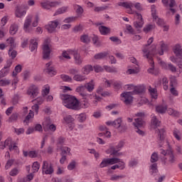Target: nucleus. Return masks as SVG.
Segmentation results:
<instances>
[{"instance_id": "nucleus-1", "label": "nucleus", "mask_w": 182, "mask_h": 182, "mask_svg": "<svg viewBox=\"0 0 182 182\" xmlns=\"http://www.w3.org/2000/svg\"><path fill=\"white\" fill-rule=\"evenodd\" d=\"M153 41H154V38L151 37L147 41V44L144 45L142 49V52L146 53L144 56L146 58V59H149V62L151 65V67L148 69V73L152 74L154 73L153 70H154V61H153V58L150 56H151V55H157V53L156 52V46H152L151 49L149 47L153 43Z\"/></svg>"}, {"instance_id": "nucleus-2", "label": "nucleus", "mask_w": 182, "mask_h": 182, "mask_svg": "<svg viewBox=\"0 0 182 182\" xmlns=\"http://www.w3.org/2000/svg\"><path fill=\"white\" fill-rule=\"evenodd\" d=\"M60 98L63 100V105L67 109L71 110H80V102L76 99L75 96L70 95L62 94Z\"/></svg>"}, {"instance_id": "nucleus-3", "label": "nucleus", "mask_w": 182, "mask_h": 182, "mask_svg": "<svg viewBox=\"0 0 182 182\" xmlns=\"http://www.w3.org/2000/svg\"><path fill=\"white\" fill-rule=\"evenodd\" d=\"M156 133L158 134V143H159V152L160 154H162V156H168V151H171L173 149H171V146L168 145V149L166 150H164L163 149V143L164 141V136L166 134V130L164 129H157L156 131Z\"/></svg>"}, {"instance_id": "nucleus-4", "label": "nucleus", "mask_w": 182, "mask_h": 182, "mask_svg": "<svg viewBox=\"0 0 182 182\" xmlns=\"http://www.w3.org/2000/svg\"><path fill=\"white\" fill-rule=\"evenodd\" d=\"M123 147H124V141L122 140L119 141L115 147L113 146H110L111 156H114V157H120V156H123L122 152H119Z\"/></svg>"}, {"instance_id": "nucleus-5", "label": "nucleus", "mask_w": 182, "mask_h": 182, "mask_svg": "<svg viewBox=\"0 0 182 182\" xmlns=\"http://www.w3.org/2000/svg\"><path fill=\"white\" fill-rule=\"evenodd\" d=\"M43 59H49L50 58V40L49 38L44 41L43 45Z\"/></svg>"}, {"instance_id": "nucleus-6", "label": "nucleus", "mask_w": 182, "mask_h": 182, "mask_svg": "<svg viewBox=\"0 0 182 182\" xmlns=\"http://www.w3.org/2000/svg\"><path fill=\"white\" fill-rule=\"evenodd\" d=\"M86 89L88 92H93L95 89V82L93 80H91L90 82L86 83L84 86H79L76 88V92H81L82 93H86Z\"/></svg>"}, {"instance_id": "nucleus-7", "label": "nucleus", "mask_w": 182, "mask_h": 182, "mask_svg": "<svg viewBox=\"0 0 182 182\" xmlns=\"http://www.w3.org/2000/svg\"><path fill=\"white\" fill-rule=\"evenodd\" d=\"M136 16L139 21L134 22V26L135 29H136L137 32L140 33V32H141V28H143V25H144V21H143V16L141 14L136 13Z\"/></svg>"}, {"instance_id": "nucleus-8", "label": "nucleus", "mask_w": 182, "mask_h": 182, "mask_svg": "<svg viewBox=\"0 0 182 182\" xmlns=\"http://www.w3.org/2000/svg\"><path fill=\"white\" fill-rule=\"evenodd\" d=\"M151 16L154 21H155V22H156L157 25H159V26H163V25H164V20H163V18H159V16H157V13L156 11V6L152 5L151 6Z\"/></svg>"}, {"instance_id": "nucleus-9", "label": "nucleus", "mask_w": 182, "mask_h": 182, "mask_svg": "<svg viewBox=\"0 0 182 182\" xmlns=\"http://www.w3.org/2000/svg\"><path fill=\"white\" fill-rule=\"evenodd\" d=\"M168 162L164 159L162 161V163L164 166H170L176 163V156H174V153L173 152V149L168 152Z\"/></svg>"}, {"instance_id": "nucleus-10", "label": "nucleus", "mask_w": 182, "mask_h": 182, "mask_svg": "<svg viewBox=\"0 0 182 182\" xmlns=\"http://www.w3.org/2000/svg\"><path fill=\"white\" fill-rule=\"evenodd\" d=\"M129 90H132V87H133V91H132V95H141L142 93H144V86L143 85H138V86H133V85H127Z\"/></svg>"}, {"instance_id": "nucleus-11", "label": "nucleus", "mask_w": 182, "mask_h": 182, "mask_svg": "<svg viewBox=\"0 0 182 182\" xmlns=\"http://www.w3.org/2000/svg\"><path fill=\"white\" fill-rule=\"evenodd\" d=\"M58 25H59L58 19L53 21H50L49 23L47 26H46V29H47L49 33H53V32L56 31V28H58Z\"/></svg>"}, {"instance_id": "nucleus-12", "label": "nucleus", "mask_w": 182, "mask_h": 182, "mask_svg": "<svg viewBox=\"0 0 182 182\" xmlns=\"http://www.w3.org/2000/svg\"><path fill=\"white\" fill-rule=\"evenodd\" d=\"M133 93L132 92H126L121 94V97H124V103L130 105L133 102Z\"/></svg>"}, {"instance_id": "nucleus-13", "label": "nucleus", "mask_w": 182, "mask_h": 182, "mask_svg": "<svg viewBox=\"0 0 182 182\" xmlns=\"http://www.w3.org/2000/svg\"><path fill=\"white\" fill-rule=\"evenodd\" d=\"M27 94L31 96V97L35 98L39 94V88L36 85H31L27 90Z\"/></svg>"}, {"instance_id": "nucleus-14", "label": "nucleus", "mask_w": 182, "mask_h": 182, "mask_svg": "<svg viewBox=\"0 0 182 182\" xmlns=\"http://www.w3.org/2000/svg\"><path fill=\"white\" fill-rule=\"evenodd\" d=\"M44 73H47L49 76H55V75H56V70H55V68L52 66V62H49L46 64Z\"/></svg>"}, {"instance_id": "nucleus-15", "label": "nucleus", "mask_w": 182, "mask_h": 182, "mask_svg": "<svg viewBox=\"0 0 182 182\" xmlns=\"http://www.w3.org/2000/svg\"><path fill=\"white\" fill-rule=\"evenodd\" d=\"M43 173H45V174H52L53 173V166H52V164L49 165L46 161L43 163Z\"/></svg>"}, {"instance_id": "nucleus-16", "label": "nucleus", "mask_w": 182, "mask_h": 182, "mask_svg": "<svg viewBox=\"0 0 182 182\" xmlns=\"http://www.w3.org/2000/svg\"><path fill=\"white\" fill-rule=\"evenodd\" d=\"M161 66L163 69H165V70H169L171 73H177V68L171 63H161Z\"/></svg>"}, {"instance_id": "nucleus-17", "label": "nucleus", "mask_w": 182, "mask_h": 182, "mask_svg": "<svg viewBox=\"0 0 182 182\" xmlns=\"http://www.w3.org/2000/svg\"><path fill=\"white\" fill-rule=\"evenodd\" d=\"M70 55H73L75 59V62L76 65H82V57L80 56V54L77 53V50H73L70 51Z\"/></svg>"}, {"instance_id": "nucleus-18", "label": "nucleus", "mask_w": 182, "mask_h": 182, "mask_svg": "<svg viewBox=\"0 0 182 182\" xmlns=\"http://www.w3.org/2000/svg\"><path fill=\"white\" fill-rule=\"evenodd\" d=\"M31 23H32V16H28L23 24V29L26 33H29L31 32V29H29V27L31 26Z\"/></svg>"}, {"instance_id": "nucleus-19", "label": "nucleus", "mask_w": 182, "mask_h": 182, "mask_svg": "<svg viewBox=\"0 0 182 182\" xmlns=\"http://www.w3.org/2000/svg\"><path fill=\"white\" fill-rule=\"evenodd\" d=\"M173 53L177 58H178L179 59H182V48L180 44H176L173 47Z\"/></svg>"}, {"instance_id": "nucleus-20", "label": "nucleus", "mask_w": 182, "mask_h": 182, "mask_svg": "<svg viewBox=\"0 0 182 182\" xmlns=\"http://www.w3.org/2000/svg\"><path fill=\"white\" fill-rule=\"evenodd\" d=\"M135 128H142L144 127L146 122L141 118L135 119V122H133Z\"/></svg>"}, {"instance_id": "nucleus-21", "label": "nucleus", "mask_w": 182, "mask_h": 182, "mask_svg": "<svg viewBox=\"0 0 182 182\" xmlns=\"http://www.w3.org/2000/svg\"><path fill=\"white\" fill-rule=\"evenodd\" d=\"M180 73H181V70H179L178 73H176V76L171 75L170 77V85L171 87H174L176 85H177V78L176 77H180Z\"/></svg>"}, {"instance_id": "nucleus-22", "label": "nucleus", "mask_w": 182, "mask_h": 182, "mask_svg": "<svg viewBox=\"0 0 182 182\" xmlns=\"http://www.w3.org/2000/svg\"><path fill=\"white\" fill-rule=\"evenodd\" d=\"M119 6H123V8H126V9H129L128 14H133L132 13V8L133 7L132 3L129 2H119L118 3Z\"/></svg>"}, {"instance_id": "nucleus-23", "label": "nucleus", "mask_w": 182, "mask_h": 182, "mask_svg": "<svg viewBox=\"0 0 182 182\" xmlns=\"http://www.w3.org/2000/svg\"><path fill=\"white\" fill-rule=\"evenodd\" d=\"M23 154L24 157H31V159H36L38 157V152L36 151H30L29 152L26 151H23Z\"/></svg>"}, {"instance_id": "nucleus-24", "label": "nucleus", "mask_w": 182, "mask_h": 182, "mask_svg": "<svg viewBox=\"0 0 182 182\" xmlns=\"http://www.w3.org/2000/svg\"><path fill=\"white\" fill-rule=\"evenodd\" d=\"M70 50H69L68 51L66 50H63L61 55H60L58 57V58L60 59V60H63V59H72V58L70 57Z\"/></svg>"}, {"instance_id": "nucleus-25", "label": "nucleus", "mask_w": 182, "mask_h": 182, "mask_svg": "<svg viewBox=\"0 0 182 182\" xmlns=\"http://www.w3.org/2000/svg\"><path fill=\"white\" fill-rule=\"evenodd\" d=\"M156 111L157 113H161V114H164L167 112V105H160L156 107Z\"/></svg>"}, {"instance_id": "nucleus-26", "label": "nucleus", "mask_w": 182, "mask_h": 182, "mask_svg": "<svg viewBox=\"0 0 182 182\" xmlns=\"http://www.w3.org/2000/svg\"><path fill=\"white\" fill-rule=\"evenodd\" d=\"M26 14V11L25 10L21 11V7L19 6L16 7L15 16H16V18H22V16H23Z\"/></svg>"}, {"instance_id": "nucleus-27", "label": "nucleus", "mask_w": 182, "mask_h": 182, "mask_svg": "<svg viewBox=\"0 0 182 182\" xmlns=\"http://www.w3.org/2000/svg\"><path fill=\"white\" fill-rule=\"evenodd\" d=\"M99 31L101 35H109V33H110L111 29L109 27H106L105 26H100L99 27Z\"/></svg>"}, {"instance_id": "nucleus-28", "label": "nucleus", "mask_w": 182, "mask_h": 182, "mask_svg": "<svg viewBox=\"0 0 182 182\" xmlns=\"http://www.w3.org/2000/svg\"><path fill=\"white\" fill-rule=\"evenodd\" d=\"M83 75H89V73L93 72V66L92 65H87L82 68Z\"/></svg>"}, {"instance_id": "nucleus-29", "label": "nucleus", "mask_w": 182, "mask_h": 182, "mask_svg": "<svg viewBox=\"0 0 182 182\" xmlns=\"http://www.w3.org/2000/svg\"><path fill=\"white\" fill-rule=\"evenodd\" d=\"M160 49L161 51H159L158 53L156 51V53H159V55H164V52L167 50L168 46L167 44L164 43V41H161L160 43Z\"/></svg>"}, {"instance_id": "nucleus-30", "label": "nucleus", "mask_w": 182, "mask_h": 182, "mask_svg": "<svg viewBox=\"0 0 182 182\" xmlns=\"http://www.w3.org/2000/svg\"><path fill=\"white\" fill-rule=\"evenodd\" d=\"M18 24L16 23H13L11 25L10 28H9V33L11 36L16 35V32H18Z\"/></svg>"}, {"instance_id": "nucleus-31", "label": "nucleus", "mask_w": 182, "mask_h": 182, "mask_svg": "<svg viewBox=\"0 0 182 182\" xmlns=\"http://www.w3.org/2000/svg\"><path fill=\"white\" fill-rule=\"evenodd\" d=\"M18 117H19V114H18V113L16 112L13 113L8 119L9 123H15L18 122Z\"/></svg>"}, {"instance_id": "nucleus-32", "label": "nucleus", "mask_w": 182, "mask_h": 182, "mask_svg": "<svg viewBox=\"0 0 182 182\" xmlns=\"http://www.w3.org/2000/svg\"><path fill=\"white\" fill-rule=\"evenodd\" d=\"M60 150H61V152L60 154V155L61 156H66L68 154L70 153V148L68 147V146H61L60 148Z\"/></svg>"}, {"instance_id": "nucleus-33", "label": "nucleus", "mask_w": 182, "mask_h": 182, "mask_svg": "<svg viewBox=\"0 0 182 182\" xmlns=\"http://www.w3.org/2000/svg\"><path fill=\"white\" fill-rule=\"evenodd\" d=\"M79 95H80L82 97V102L86 103V102H89V98H90V95L87 94L86 92H77Z\"/></svg>"}, {"instance_id": "nucleus-34", "label": "nucleus", "mask_w": 182, "mask_h": 182, "mask_svg": "<svg viewBox=\"0 0 182 182\" xmlns=\"http://www.w3.org/2000/svg\"><path fill=\"white\" fill-rule=\"evenodd\" d=\"M112 165L110 162V159H104L102 161L100 164V167L103 168L105 167H107V166Z\"/></svg>"}, {"instance_id": "nucleus-35", "label": "nucleus", "mask_w": 182, "mask_h": 182, "mask_svg": "<svg viewBox=\"0 0 182 182\" xmlns=\"http://www.w3.org/2000/svg\"><path fill=\"white\" fill-rule=\"evenodd\" d=\"M151 123L154 127H159V126H160V121L157 119V117L155 115H151Z\"/></svg>"}, {"instance_id": "nucleus-36", "label": "nucleus", "mask_w": 182, "mask_h": 182, "mask_svg": "<svg viewBox=\"0 0 182 182\" xmlns=\"http://www.w3.org/2000/svg\"><path fill=\"white\" fill-rule=\"evenodd\" d=\"M30 49L31 52H34L38 49V42L35 41L34 39L31 40Z\"/></svg>"}, {"instance_id": "nucleus-37", "label": "nucleus", "mask_w": 182, "mask_h": 182, "mask_svg": "<svg viewBox=\"0 0 182 182\" xmlns=\"http://www.w3.org/2000/svg\"><path fill=\"white\" fill-rule=\"evenodd\" d=\"M73 79L76 80V82H83L84 80H86L87 78L85 75L77 74L74 75Z\"/></svg>"}, {"instance_id": "nucleus-38", "label": "nucleus", "mask_w": 182, "mask_h": 182, "mask_svg": "<svg viewBox=\"0 0 182 182\" xmlns=\"http://www.w3.org/2000/svg\"><path fill=\"white\" fill-rule=\"evenodd\" d=\"M10 70V69L5 68V67H4V68L0 70V79H2V77H5V76L8 75Z\"/></svg>"}, {"instance_id": "nucleus-39", "label": "nucleus", "mask_w": 182, "mask_h": 182, "mask_svg": "<svg viewBox=\"0 0 182 182\" xmlns=\"http://www.w3.org/2000/svg\"><path fill=\"white\" fill-rule=\"evenodd\" d=\"M6 43L10 45V48H16V43H15V39L13 37H10L6 39Z\"/></svg>"}, {"instance_id": "nucleus-40", "label": "nucleus", "mask_w": 182, "mask_h": 182, "mask_svg": "<svg viewBox=\"0 0 182 182\" xmlns=\"http://www.w3.org/2000/svg\"><path fill=\"white\" fill-rule=\"evenodd\" d=\"M14 49H15V48H10L9 50V55L11 58V60L15 59L16 55H18V52Z\"/></svg>"}, {"instance_id": "nucleus-41", "label": "nucleus", "mask_w": 182, "mask_h": 182, "mask_svg": "<svg viewBox=\"0 0 182 182\" xmlns=\"http://www.w3.org/2000/svg\"><path fill=\"white\" fill-rule=\"evenodd\" d=\"M149 92L152 99H157V90L156 88L150 87L149 89Z\"/></svg>"}, {"instance_id": "nucleus-42", "label": "nucleus", "mask_w": 182, "mask_h": 182, "mask_svg": "<svg viewBox=\"0 0 182 182\" xmlns=\"http://www.w3.org/2000/svg\"><path fill=\"white\" fill-rule=\"evenodd\" d=\"M67 11H68V6L61 7L55 11L53 16H56L57 15H61V14H65V12H66Z\"/></svg>"}, {"instance_id": "nucleus-43", "label": "nucleus", "mask_w": 182, "mask_h": 182, "mask_svg": "<svg viewBox=\"0 0 182 182\" xmlns=\"http://www.w3.org/2000/svg\"><path fill=\"white\" fill-rule=\"evenodd\" d=\"M80 41L83 43H86V44L90 43V38L87 34H84V35L81 36H80Z\"/></svg>"}, {"instance_id": "nucleus-44", "label": "nucleus", "mask_w": 182, "mask_h": 182, "mask_svg": "<svg viewBox=\"0 0 182 182\" xmlns=\"http://www.w3.org/2000/svg\"><path fill=\"white\" fill-rule=\"evenodd\" d=\"M150 171L151 175L159 173V169L157 168V164H151L150 166Z\"/></svg>"}, {"instance_id": "nucleus-45", "label": "nucleus", "mask_w": 182, "mask_h": 182, "mask_svg": "<svg viewBox=\"0 0 182 182\" xmlns=\"http://www.w3.org/2000/svg\"><path fill=\"white\" fill-rule=\"evenodd\" d=\"M173 136L176 140H181V132L177 128L173 129Z\"/></svg>"}, {"instance_id": "nucleus-46", "label": "nucleus", "mask_w": 182, "mask_h": 182, "mask_svg": "<svg viewBox=\"0 0 182 182\" xmlns=\"http://www.w3.org/2000/svg\"><path fill=\"white\" fill-rule=\"evenodd\" d=\"M122 178H124V176L123 175H112L110 178L111 181H119V180H122Z\"/></svg>"}, {"instance_id": "nucleus-47", "label": "nucleus", "mask_w": 182, "mask_h": 182, "mask_svg": "<svg viewBox=\"0 0 182 182\" xmlns=\"http://www.w3.org/2000/svg\"><path fill=\"white\" fill-rule=\"evenodd\" d=\"M154 28H156V26L153 24H149L146 25L144 28L143 31L144 32H145V33H149V32H150V31L154 29Z\"/></svg>"}, {"instance_id": "nucleus-48", "label": "nucleus", "mask_w": 182, "mask_h": 182, "mask_svg": "<svg viewBox=\"0 0 182 182\" xmlns=\"http://www.w3.org/2000/svg\"><path fill=\"white\" fill-rule=\"evenodd\" d=\"M108 53L107 52H104V53H100L96 54L94 58L95 59H105L106 56H107Z\"/></svg>"}, {"instance_id": "nucleus-49", "label": "nucleus", "mask_w": 182, "mask_h": 182, "mask_svg": "<svg viewBox=\"0 0 182 182\" xmlns=\"http://www.w3.org/2000/svg\"><path fill=\"white\" fill-rule=\"evenodd\" d=\"M40 167L41 165L39 164V162L35 161L32 165L33 173H37V171H39Z\"/></svg>"}, {"instance_id": "nucleus-50", "label": "nucleus", "mask_w": 182, "mask_h": 182, "mask_svg": "<svg viewBox=\"0 0 182 182\" xmlns=\"http://www.w3.org/2000/svg\"><path fill=\"white\" fill-rule=\"evenodd\" d=\"M14 163H15L14 159H9L5 165V170H9L14 165Z\"/></svg>"}, {"instance_id": "nucleus-51", "label": "nucleus", "mask_w": 182, "mask_h": 182, "mask_svg": "<svg viewBox=\"0 0 182 182\" xmlns=\"http://www.w3.org/2000/svg\"><path fill=\"white\" fill-rule=\"evenodd\" d=\"M104 68L107 72H109V73H117V69H116V68H112V67L105 65L104 66Z\"/></svg>"}, {"instance_id": "nucleus-52", "label": "nucleus", "mask_w": 182, "mask_h": 182, "mask_svg": "<svg viewBox=\"0 0 182 182\" xmlns=\"http://www.w3.org/2000/svg\"><path fill=\"white\" fill-rule=\"evenodd\" d=\"M162 2L166 6H167L168 4V2H170L169 4L170 8H173L174 5H176V1L174 0H162Z\"/></svg>"}, {"instance_id": "nucleus-53", "label": "nucleus", "mask_w": 182, "mask_h": 182, "mask_svg": "<svg viewBox=\"0 0 182 182\" xmlns=\"http://www.w3.org/2000/svg\"><path fill=\"white\" fill-rule=\"evenodd\" d=\"M159 161V154L154 152L151 156V163H156Z\"/></svg>"}, {"instance_id": "nucleus-54", "label": "nucleus", "mask_w": 182, "mask_h": 182, "mask_svg": "<svg viewBox=\"0 0 182 182\" xmlns=\"http://www.w3.org/2000/svg\"><path fill=\"white\" fill-rule=\"evenodd\" d=\"M123 120L122 119V118H117V119H115L114 121V127L115 129H119V127H120V124L121 123H122Z\"/></svg>"}, {"instance_id": "nucleus-55", "label": "nucleus", "mask_w": 182, "mask_h": 182, "mask_svg": "<svg viewBox=\"0 0 182 182\" xmlns=\"http://www.w3.org/2000/svg\"><path fill=\"white\" fill-rule=\"evenodd\" d=\"M77 120L80 123H83L84 122H85L86 121V114H84V113L80 114L77 117Z\"/></svg>"}, {"instance_id": "nucleus-56", "label": "nucleus", "mask_w": 182, "mask_h": 182, "mask_svg": "<svg viewBox=\"0 0 182 182\" xmlns=\"http://www.w3.org/2000/svg\"><path fill=\"white\" fill-rule=\"evenodd\" d=\"M117 130L120 133H124V132H126L127 130V126L124 124L121 123L120 127L119 128H117Z\"/></svg>"}, {"instance_id": "nucleus-57", "label": "nucleus", "mask_w": 182, "mask_h": 182, "mask_svg": "<svg viewBox=\"0 0 182 182\" xmlns=\"http://www.w3.org/2000/svg\"><path fill=\"white\" fill-rule=\"evenodd\" d=\"M120 166L116 164L111 167L112 170H116V168H120L121 170H123L124 168V162H120Z\"/></svg>"}, {"instance_id": "nucleus-58", "label": "nucleus", "mask_w": 182, "mask_h": 182, "mask_svg": "<svg viewBox=\"0 0 182 182\" xmlns=\"http://www.w3.org/2000/svg\"><path fill=\"white\" fill-rule=\"evenodd\" d=\"M92 42L94 43V45H95V46H100L101 43L99 41V38L97 37V36H94L92 37Z\"/></svg>"}, {"instance_id": "nucleus-59", "label": "nucleus", "mask_w": 182, "mask_h": 182, "mask_svg": "<svg viewBox=\"0 0 182 182\" xmlns=\"http://www.w3.org/2000/svg\"><path fill=\"white\" fill-rule=\"evenodd\" d=\"M64 120L65 122H67L68 124L69 123H73V122H75V119L73 117H72V115H68L65 117H64Z\"/></svg>"}, {"instance_id": "nucleus-60", "label": "nucleus", "mask_w": 182, "mask_h": 182, "mask_svg": "<svg viewBox=\"0 0 182 182\" xmlns=\"http://www.w3.org/2000/svg\"><path fill=\"white\" fill-rule=\"evenodd\" d=\"M60 77L64 82H72V77H69V75H61Z\"/></svg>"}, {"instance_id": "nucleus-61", "label": "nucleus", "mask_w": 182, "mask_h": 182, "mask_svg": "<svg viewBox=\"0 0 182 182\" xmlns=\"http://www.w3.org/2000/svg\"><path fill=\"white\" fill-rule=\"evenodd\" d=\"M76 167V161H72L68 166V169L72 171Z\"/></svg>"}, {"instance_id": "nucleus-62", "label": "nucleus", "mask_w": 182, "mask_h": 182, "mask_svg": "<svg viewBox=\"0 0 182 182\" xmlns=\"http://www.w3.org/2000/svg\"><path fill=\"white\" fill-rule=\"evenodd\" d=\"M92 68L96 73H100V72L103 70V68L99 65H95Z\"/></svg>"}, {"instance_id": "nucleus-63", "label": "nucleus", "mask_w": 182, "mask_h": 182, "mask_svg": "<svg viewBox=\"0 0 182 182\" xmlns=\"http://www.w3.org/2000/svg\"><path fill=\"white\" fill-rule=\"evenodd\" d=\"M41 6L43 8V9H50V1L42 2Z\"/></svg>"}, {"instance_id": "nucleus-64", "label": "nucleus", "mask_w": 182, "mask_h": 182, "mask_svg": "<svg viewBox=\"0 0 182 182\" xmlns=\"http://www.w3.org/2000/svg\"><path fill=\"white\" fill-rule=\"evenodd\" d=\"M8 85H11V81L9 80H0V86H8Z\"/></svg>"}]
</instances>
